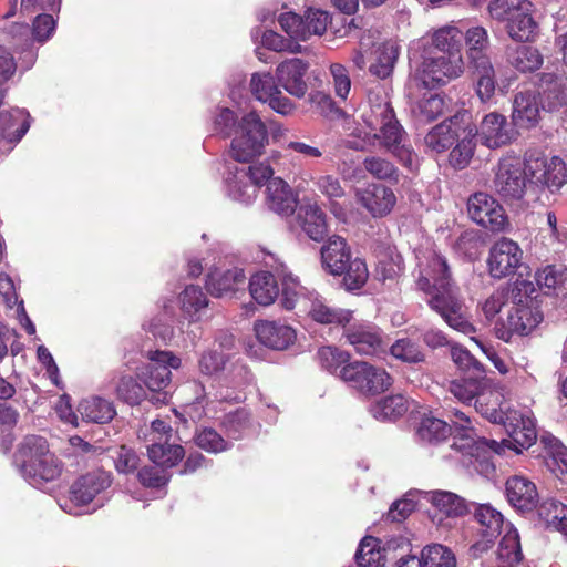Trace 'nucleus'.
<instances>
[{
    "instance_id": "7c9ffc66",
    "label": "nucleus",
    "mask_w": 567,
    "mask_h": 567,
    "mask_svg": "<svg viewBox=\"0 0 567 567\" xmlns=\"http://www.w3.org/2000/svg\"><path fill=\"white\" fill-rule=\"evenodd\" d=\"M545 449L546 467L563 483L567 484V447L554 435L540 437Z\"/></svg>"
},
{
    "instance_id": "0e129e2a",
    "label": "nucleus",
    "mask_w": 567,
    "mask_h": 567,
    "mask_svg": "<svg viewBox=\"0 0 567 567\" xmlns=\"http://www.w3.org/2000/svg\"><path fill=\"white\" fill-rule=\"evenodd\" d=\"M317 358L322 369L331 374H336L347 365L346 363L349 361L350 357L346 351L328 346L318 350Z\"/></svg>"
},
{
    "instance_id": "680f3d73",
    "label": "nucleus",
    "mask_w": 567,
    "mask_h": 567,
    "mask_svg": "<svg viewBox=\"0 0 567 567\" xmlns=\"http://www.w3.org/2000/svg\"><path fill=\"white\" fill-rule=\"evenodd\" d=\"M497 556L502 561L509 565L520 561L523 554L520 549L519 535L516 529L511 527L502 537Z\"/></svg>"
},
{
    "instance_id": "bb28decb",
    "label": "nucleus",
    "mask_w": 567,
    "mask_h": 567,
    "mask_svg": "<svg viewBox=\"0 0 567 567\" xmlns=\"http://www.w3.org/2000/svg\"><path fill=\"white\" fill-rule=\"evenodd\" d=\"M350 260V247L346 239L340 236L330 237L321 248L322 267L332 276L342 275Z\"/></svg>"
},
{
    "instance_id": "7ed1b4c3",
    "label": "nucleus",
    "mask_w": 567,
    "mask_h": 567,
    "mask_svg": "<svg viewBox=\"0 0 567 567\" xmlns=\"http://www.w3.org/2000/svg\"><path fill=\"white\" fill-rule=\"evenodd\" d=\"M419 262L417 288L426 295V303L452 329L464 334L475 332L470 322L458 288L453 282L447 262L443 256L432 250Z\"/></svg>"
},
{
    "instance_id": "09e8293b",
    "label": "nucleus",
    "mask_w": 567,
    "mask_h": 567,
    "mask_svg": "<svg viewBox=\"0 0 567 567\" xmlns=\"http://www.w3.org/2000/svg\"><path fill=\"white\" fill-rule=\"evenodd\" d=\"M250 419L245 410H237L224 416L221 427L228 442L243 439L249 431Z\"/></svg>"
},
{
    "instance_id": "de8ad7c7",
    "label": "nucleus",
    "mask_w": 567,
    "mask_h": 567,
    "mask_svg": "<svg viewBox=\"0 0 567 567\" xmlns=\"http://www.w3.org/2000/svg\"><path fill=\"white\" fill-rule=\"evenodd\" d=\"M462 32L458 28L453 25H445L436 30L433 34L432 48L439 54H452L453 52L461 53Z\"/></svg>"
},
{
    "instance_id": "4468645a",
    "label": "nucleus",
    "mask_w": 567,
    "mask_h": 567,
    "mask_svg": "<svg viewBox=\"0 0 567 567\" xmlns=\"http://www.w3.org/2000/svg\"><path fill=\"white\" fill-rule=\"evenodd\" d=\"M249 86L256 100L267 103L276 113L286 116L293 112L295 104L278 89L270 73H254Z\"/></svg>"
},
{
    "instance_id": "2eb2a0df",
    "label": "nucleus",
    "mask_w": 567,
    "mask_h": 567,
    "mask_svg": "<svg viewBox=\"0 0 567 567\" xmlns=\"http://www.w3.org/2000/svg\"><path fill=\"white\" fill-rule=\"evenodd\" d=\"M542 110L548 113L566 114L567 80L555 73L545 72L539 76L537 91Z\"/></svg>"
},
{
    "instance_id": "13d9d810",
    "label": "nucleus",
    "mask_w": 567,
    "mask_h": 567,
    "mask_svg": "<svg viewBox=\"0 0 567 567\" xmlns=\"http://www.w3.org/2000/svg\"><path fill=\"white\" fill-rule=\"evenodd\" d=\"M391 354L405 363L416 364L425 360V354L416 341L409 338L398 339L390 348Z\"/></svg>"
},
{
    "instance_id": "338daca9",
    "label": "nucleus",
    "mask_w": 567,
    "mask_h": 567,
    "mask_svg": "<svg viewBox=\"0 0 567 567\" xmlns=\"http://www.w3.org/2000/svg\"><path fill=\"white\" fill-rule=\"evenodd\" d=\"M380 540L372 536H365L359 544L355 560L361 567H377L380 564Z\"/></svg>"
},
{
    "instance_id": "c03bdc74",
    "label": "nucleus",
    "mask_w": 567,
    "mask_h": 567,
    "mask_svg": "<svg viewBox=\"0 0 567 567\" xmlns=\"http://www.w3.org/2000/svg\"><path fill=\"white\" fill-rule=\"evenodd\" d=\"M375 53V62L370 65L369 71L379 79H386L393 72L399 56V47L395 42H385L377 49Z\"/></svg>"
},
{
    "instance_id": "774afa93",
    "label": "nucleus",
    "mask_w": 567,
    "mask_h": 567,
    "mask_svg": "<svg viewBox=\"0 0 567 567\" xmlns=\"http://www.w3.org/2000/svg\"><path fill=\"white\" fill-rule=\"evenodd\" d=\"M331 22L328 11L321 9H308L303 14V30L307 33V40L311 35H322Z\"/></svg>"
},
{
    "instance_id": "4be33fe9",
    "label": "nucleus",
    "mask_w": 567,
    "mask_h": 567,
    "mask_svg": "<svg viewBox=\"0 0 567 567\" xmlns=\"http://www.w3.org/2000/svg\"><path fill=\"white\" fill-rule=\"evenodd\" d=\"M358 202L374 217H383L391 213L396 196L394 192L381 184H371L357 190Z\"/></svg>"
},
{
    "instance_id": "5701e85b",
    "label": "nucleus",
    "mask_w": 567,
    "mask_h": 567,
    "mask_svg": "<svg viewBox=\"0 0 567 567\" xmlns=\"http://www.w3.org/2000/svg\"><path fill=\"white\" fill-rule=\"evenodd\" d=\"M215 259L216 258L213 259L212 265L206 262V287L213 296L223 297L234 291L238 285L244 284L246 277L244 269L239 267L223 270L221 267L217 266Z\"/></svg>"
},
{
    "instance_id": "f03ea898",
    "label": "nucleus",
    "mask_w": 567,
    "mask_h": 567,
    "mask_svg": "<svg viewBox=\"0 0 567 567\" xmlns=\"http://www.w3.org/2000/svg\"><path fill=\"white\" fill-rule=\"evenodd\" d=\"M224 183L228 197L244 205H250L258 195L259 187L266 183V205L278 215L295 213L297 197L289 184L281 177H272V167L265 163L251 165L227 162Z\"/></svg>"
},
{
    "instance_id": "4c0bfd02",
    "label": "nucleus",
    "mask_w": 567,
    "mask_h": 567,
    "mask_svg": "<svg viewBox=\"0 0 567 567\" xmlns=\"http://www.w3.org/2000/svg\"><path fill=\"white\" fill-rule=\"evenodd\" d=\"M506 55L508 63L520 73L535 72L544 62L539 50L530 45L508 48Z\"/></svg>"
},
{
    "instance_id": "6e6d98bb",
    "label": "nucleus",
    "mask_w": 567,
    "mask_h": 567,
    "mask_svg": "<svg viewBox=\"0 0 567 567\" xmlns=\"http://www.w3.org/2000/svg\"><path fill=\"white\" fill-rule=\"evenodd\" d=\"M451 357L456 367L463 371L464 375H470L472 379H484L485 370L468 350L454 346L451 349Z\"/></svg>"
},
{
    "instance_id": "ddd939ff",
    "label": "nucleus",
    "mask_w": 567,
    "mask_h": 567,
    "mask_svg": "<svg viewBox=\"0 0 567 567\" xmlns=\"http://www.w3.org/2000/svg\"><path fill=\"white\" fill-rule=\"evenodd\" d=\"M467 212L474 223L491 231H502L507 224L503 207L487 193L478 192L470 196Z\"/></svg>"
},
{
    "instance_id": "f704fd0d",
    "label": "nucleus",
    "mask_w": 567,
    "mask_h": 567,
    "mask_svg": "<svg viewBox=\"0 0 567 567\" xmlns=\"http://www.w3.org/2000/svg\"><path fill=\"white\" fill-rule=\"evenodd\" d=\"M298 217L303 231L312 240L319 241L327 234L326 215L317 203H305L300 206Z\"/></svg>"
},
{
    "instance_id": "cd10ccee",
    "label": "nucleus",
    "mask_w": 567,
    "mask_h": 567,
    "mask_svg": "<svg viewBox=\"0 0 567 567\" xmlns=\"http://www.w3.org/2000/svg\"><path fill=\"white\" fill-rule=\"evenodd\" d=\"M344 337L362 355H374L383 350L380 330L371 324H354L346 330Z\"/></svg>"
},
{
    "instance_id": "a19ab883",
    "label": "nucleus",
    "mask_w": 567,
    "mask_h": 567,
    "mask_svg": "<svg viewBox=\"0 0 567 567\" xmlns=\"http://www.w3.org/2000/svg\"><path fill=\"white\" fill-rule=\"evenodd\" d=\"M409 409L402 394L389 395L370 405L371 415L379 421H391L402 416Z\"/></svg>"
},
{
    "instance_id": "473e14b6",
    "label": "nucleus",
    "mask_w": 567,
    "mask_h": 567,
    "mask_svg": "<svg viewBox=\"0 0 567 567\" xmlns=\"http://www.w3.org/2000/svg\"><path fill=\"white\" fill-rule=\"evenodd\" d=\"M29 468L22 476L30 485L40 487L43 483L56 480L62 472L61 461L50 451Z\"/></svg>"
},
{
    "instance_id": "49530a36",
    "label": "nucleus",
    "mask_w": 567,
    "mask_h": 567,
    "mask_svg": "<svg viewBox=\"0 0 567 567\" xmlns=\"http://www.w3.org/2000/svg\"><path fill=\"white\" fill-rule=\"evenodd\" d=\"M444 110V99L435 93L424 94L412 107L415 120L420 123H429L436 120Z\"/></svg>"
},
{
    "instance_id": "b1692460",
    "label": "nucleus",
    "mask_w": 567,
    "mask_h": 567,
    "mask_svg": "<svg viewBox=\"0 0 567 567\" xmlns=\"http://www.w3.org/2000/svg\"><path fill=\"white\" fill-rule=\"evenodd\" d=\"M542 105L534 91H519L513 100L512 122L520 128L536 126L540 120Z\"/></svg>"
},
{
    "instance_id": "9d476101",
    "label": "nucleus",
    "mask_w": 567,
    "mask_h": 567,
    "mask_svg": "<svg viewBox=\"0 0 567 567\" xmlns=\"http://www.w3.org/2000/svg\"><path fill=\"white\" fill-rule=\"evenodd\" d=\"M340 378L364 395L382 393L392 385V377L384 369L364 361H355L343 367Z\"/></svg>"
},
{
    "instance_id": "58836bf2",
    "label": "nucleus",
    "mask_w": 567,
    "mask_h": 567,
    "mask_svg": "<svg viewBox=\"0 0 567 567\" xmlns=\"http://www.w3.org/2000/svg\"><path fill=\"white\" fill-rule=\"evenodd\" d=\"M477 135V128L473 125H466L463 130L457 144L451 151L449 162L455 169H463L467 167L475 151V137Z\"/></svg>"
},
{
    "instance_id": "052dcab7",
    "label": "nucleus",
    "mask_w": 567,
    "mask_h": 567,
    "mask_svg": "<svg viewBox=\"0 0 567 567\" xmlns=\"http://www.w3.org/2000/svg\"><path fill=\"white\" fill-rule=\"evenodd\" d=\"M195 443L202 450L215 454L225 452L231 446V443L213 427L197 430Z\"/></svg>"
},
{
    "instance_id": "412c9836",
    "label": "nucleus",
    "mask_w": 567,
    "mask_h": 567,
    "mask_svg": "<svg viewBox=\"0 0 567 567\" xmlns=\"http://www.w3.org/2000/svg\"><path fill=\"white\" fill-rule=\"evenodd\" d=\"M254 329L258 341L272 350H286L297 338L296 330L281 320H259Z\"/></svg>"
},
{
    "instance_id": "e2e57ef3",
    "label": "nucleus",
    "mask_w": 567,
    "mask_h": 567,
    "mask_svg": "<svg viewBox=\"0 0 567 567\" xmlns=\"http://www.w3.org/2000/svg\"><path fill=\"white\" fill-rule=\"evenodd\" d=\"M116 395L130 405H137L146 398V390L133 377L124 375L116 385Z\"/></svg>"
},
{
    "instance_id": "1a4fd4ad",
    "label": "nucleus",
    "mask_w": 567,
    "mask_h": 567,
    "mask_svg": "<svg viewBox=\"0 0 567 567\" xmlns=\"http://www.w3.org/2000/svg\"><path fill=\"white\" fill-rule=\"evenodd\" d=\"M527 158L507 154L503 156L494 168L493 188L504 199L523 198L528 175Z\"/></svg>"
},
{
    "instance_id": "bf43d9fd",
    "label": "nucleus",
    "mask_w": 567,
    "mask_h": 567,
    "mask_svg": "<svg viewBox=\"0 0 567 567\" xmlns=\"http://www.w3.org/2000/svg\"><path fill=\"white\" fill-rule=\"evenodd\" d=\"M484 379H472L470 375H463L460 380H454L450 384V392L458 401L471 404L475 402L478 394L483 392L482 381Z\"/></svg>"
},
{
    "instance_id": "8fccbe9b",
    "label": "nucleus",
    "mask_w": 567,
    "mask_h": 567,
    "mask_svg": "<svg viewBox=\"0 0 567 567\" xmlns=\"http://www.w3.org/2000/svg\"><path fill=\"white\" fill-rule=\"evenodd\" d=\"M535 279L540 289H547V292L564 289L567 284V269L563 266L547 265L538 269Z\"/></svg>"
},
{
    "instance_id": "aec40b11",
    "label": "nucleus",
    "mask_w": 567,
    "mask_h": 567,
    "mask_svg": "<svg viewBox=\"0 0 567 567\" xmlns=\"http://www.w3.org/2000/svg\"><path fill=\"white\" fill-rule=\"evenodd\" d=\"M277 276L281 280V298L280 303L286 310H297L303 313L307 310L309 302L316 291L309 290L303 287L299 279L291 272L287 271L286 267L280 264L276 268Z\"/></svg>"
},
{
    "instance_id": "72a5a7b5",
    "label": "nucleus",
    "mask_w": 567,
    "mask_h": 567,
    "mask_svg": "<svg viewBox=\"0 0 567 567\" xmlns=\"http://www.w3.org/2000/svg\"><path fill=\"white\" fill-rule=\"evenodd\" d=\"M530 8L532 3L527 1L506 23V30L511 39L527 42L533 41L536 37L538 27L530 16Z\"/></svg>"
},
{
    "instance_id": "c9c22d12",
    "label": "nucleus",
    "mask_w": 567,
    "mask_h": 567,
    "mask_svg": "<svg viewBox=\"0 0 567 567\" xmlns=\"http://www.w3.org/2000/svg\"><path fill=\"white\" fill-rule=\"evenodd\" d=\"M78 412L84 421L97 424L109 423L116 415L113 402L101 396L83 399L78 405Z\"/></svg>"
},
{
    "instance_id": "20e7f679",
    "label": "nucleus",
    "mask_w": 567,
    "mask_h": 567,
    "mask_svg": "<svg viewBox=\"0 0 567 567\" xmlns=\"http://www.w3.org/2000/svg\"><path fill=\"white\" fill-rule=\"evenodd\" d=\"M213 131L225 138L231 137L230 156L243 164L262 154L269 136L266 124L256 111H249L239 118L227 106L216 107Z\"/></svg>"
},
{
    "instance_id": "79ce46f5",
    "label": "nucleus",
    "mask_w": 567,
    "mask_h": 567,
    "mask_svg": "<svg viewBox=\"0 0 567 567\" xmlns=\"http://www.w3.org/2000/svg\"><path fill=\"white\" fill-rule=\"evenodd\" d=\"M464 40L468 63L489 58L487 54L489 37L485 28L480 25L468 28L464 34Z\"/></svg>"
},
{
    "instance_id": "ea45409f",
    "label": "nucleus",
    "mask_w": 567,
    "mask_h": 567,
    "mask_svg": "<svg viewBox=\"0 0 567 567\" xmlns=\"http://www.w3.org/2000/svg\"><path fill=\"white\" fill-rule=\"evenodd\" d=\"M179 303L184 316L192 321H197L206 311L209 301L200 287L189 285L181 292Z\"/></svg>"
},
{
    "instance_id": "5fc2aeb1",
    "label": "nucleus",
    "mask_w": 567,
    "mask_h": 567,
    "mask_svg": "<svg viewBox=\"0 0 567 567\" xmlns=\"http://www.w3.org/2000/svg\"><path fill=\"white\" fill-rule=\"evenodd\" d=\"M423 567H456V558L453 551L441 545L425 546L422 551Z\"/></svg>"
},
{
    "instance_id": "f3484780",
    "label": "nucleus",
    "mask_w": 567,
    "mask_h": 567,
    "mask_svg": "<svg viewBox=\"0 0 567 567\" xmlns=\"http://www.w3.org/2000/svg\"><path fill=\"white\" fill-rule=\"evenodd\" d=\"M467 113L455 114L435 125L424 137L426 147L435 153L449 150L461 137L463 130L470 125Z\"/></svg>"
},
{
    "instance_id": "603ef678",
    "label": "nucleus",
    "mask_w": 567,
    "mask_h": 567,
    "mask_svg": "<svg viewBox=\"0 0 567 567\" xmlns=\"http://www.w3.org/2000/svg\"><path fill=\"white\" fill-rule=\"evenodd\" d=\"M499 395L497 392L493 391H483L478 394L475 400V409L476 411L489 422L495 424H501V421L504 420L505 406H499Z\"/></svg>"
},
{
    "instance_id": "2f4dec72",
    "label": "nucleus",
    "mask_w": 567,
    "mask_h": 567,
    "mask_svg": "<svg viewBox=\"0 0 567 567\" xmlns=\"http://www.w3.org/2000/svg\"><path fill=\"white\" fill-rule=\"evenodd\" d=\"M468 69L472 73L475 91L480 100L483 103L491 101L496 89V74L491 59L468 63Z\"/></svg>"
},
{
    "instance_id": "dca6fc26",
    "label": "nucleus",
    "mask_w": 567,
    "mask_h": 567,
    "mask_svg": "<svg viewBox=\"0 0 567 567\" xmlns=\"http://www.w3.org/2000/svg\"><path fill=\"white\" fill-rule=\"evenodd\" d=\"M527 168L530 178L545 185L551 192L558 190L567 183V167L558 156H553L550 159L528 156Z\"/></svg>"
},
{
    "instance_id": "a18cd8bd",
    "label": "nucleus",
    "mask_w": 567,
    "mask_h": 567,
    "mask_svg": "<svg viewBox=\"0 0 567 567\" xmlns=\"http://www.w3.org/2000/svg\"><path fill=\"white\" fill-rule=\"evenodd\" d=\"M181 393L189 395L186 399V413L193 419H200L205 414V406L208 399L206 396L205 386L199 381H190L181 388Z\"/></svg>"
},
{
    "instance_id": "4d7b16f0",
    "label": "nucleus",
    "mask_w": 567,
    "mask_h": 567,
    "mask_svg": "<svg viewBox=\"0 0 567 567\" xmlns=\"http://www.w3.org/2000/svg\"><path fill=\"white\" fill-rule=\"evenodd\" d=\"M474 517L485 528L483 533H487L492 537L499 535L504 522L499 511L488 504H481L475 506Z\"/></svg>"
},
{
    "instance_id": "393cba45",
    "label": "nucleus",
    "mask_w": 567,
    "mask_h": 567,
    "mask_svg": "<svg viewBox=\"0 0 567 567\" xmlns=\"http://www.w3.org/2000/svg\"><path fill=\"white\" fill-rule=\"evenodd\" d=\"M308 64L301 59H290L277 66L276 78L278 83L292 96L301 99L307 92L305 74Z\"/></svg>"
},
{
    "instance_id": "864d4df0",
    "label": "nucleus",
    "mask_w": 567,
    "mask_h": 567,
    "mask_svg": "<svg viewBox=\"0 0 567 567\" xmlns=\"http://www.w3.org/2000/svg\"><path fill=\"white\" fill-rule=\"evenodd\" d=\"M229 354L215 347L204 350L198 358V371L206 377H215L224 371Z\"/></svg>"
},
{
    "instance_id": "423d86ee",
    "label": "nucleus",
    "mask_w": 567,
    "mask_h": 567,
    "mask_svg": "<svg viewBox=\"0 0 567 567\" xmlns=\"http://www.w3.org/2000/svg\"><path fill=\"white\" fill-rule=\"evenodd\" d=\"M506 291L507 316L495 324L498 339L509 342L514 334L530 333L543 320L539 310L538 292L534 284L526 279H516Z\"/></svg>"
},
{
    "instance_id": "6ab92c4d",
    "label": "nucleus",
    "mask_w": 567,
    "mask_h": 567,
    "mask_svg": "<svg viewBox=\"0 0 567 567\" xmlns=\"http://www.w3.org/2000/svg\"><path fill=\"white\" fill-rule=\"evenodd\" d=\"M513 126L504 115L493 112L484 116L476 136L488 148H498L516 140L517 132Z\"/></svg>"
},
{
    "instance_id": "0eeeda50",
    "label": "nucleus",
    "mask_w": 567,
    "mask_h": 567,
    "mask_svg": "<svg viewBox=\"0 0 567 567\" xmlns=\"http://www.w3.org/2000/svg\"><path fill=\"white\" fill-rule=\"evenodd\" d=\"M410 62L415 65V79L424 87L433 89L458 78L464 71L462 54H439L417 41L410 49Z\"/></svg>"
},
{
    "instance_id": "3c124183",
    "label": "nucleus",
    "mask_w": 567,
    "mask_h": 567,
    "mask_svg": "<svg viewBox=\"0 0 567 567\" xmlns=\"http://www.w3.org/2000/svg\"><path fill=\"white\" fill-rule=\"evenodd\" d=\"M315 184L319 192L329 198L331 213L338 218L342 217L343 209L334 202L336 198H341L344 195L339 178L329 174L321 175L315 181Z\"/></svg>"
},
{
    "instance_id": "a878e982",
    "label": "nucleus",
    "mask_w": 567,
    "mask_h": 567,
    "mask_svg": "<svg viewBox=\"0 0 567 567\" xmlns=\"http://www.w3.org/2000/svg\"><path fill=\"white\" fill-rule=\"evenodd\" d=\"M303 313L318 323L330 326L344 327L352 319V311L329 305L318 292H315Z\"/></svg>"
},
{
    "instance_id": "a211bd4d",
    "label": "nucleus",
    "mask_w": 567,
    "mask_h": 567,
    "mask_svg": "<svg viewBox=\"0 0 567 567\" xmlns=\"http://www.w3.org/2000/svg\"><path fill=\"white\" fill-rule=\"evenodd\" d=\"M31 125V116L25 109L14 107L0 113V154L10 152L21 141Z\"/></svg>"
},
{
    "instance_id": "f257e3e1",
    "label": "nucleus",
    "mask_w": 567,
    "mask_h": 567,
    "mask_svg": "<svg viewBox=\"0 0 567 567\" xmlns=\"http://www.w3.org/2000/svg\"><path fill=\"white\" fill-rule=\"evenodd\" d=\"M449 417L451 424L441 419L424 416L417 427L419 439L426 443H437L451 433L452 447L461 454V463L467 472L491 478L495 473L492 455L493 452L498 453V443L480 437L464 412L453 410Z\"/></svg>"
},
{
    "instance_id": "39448f33",
    "label": "nucleus",
    "mask_w": 567,
    "mask_h": 567,
    "mask_svg": "<svg viewBox=\"0 0 567 567\" xmlns=\"http://www.w3.org/2000/svg\"><path fill=\"white\" fill-rule=\"evenodd\" d=\"M361 118L374 132L373 141L378 140L381 146L392 153L411 172L417 168V154L413 151L405 131L396 120L386 94L370 92L368 107L362 112Z\"/></svg>"
},
{
    "instance_id": "c85d7f7f",
    "label": "nucleus",
    "mask_w": 567,
    "mask_h": 567,
    "mask_svg": "<svg viewBox=\"0 0 567 567\" xmlns=\"http://www.w3.org/2000/svg\"><path fill=\"white\" fill-rule=\"evenodd\" d=\"M49 444L47 439L40 435H27L18 445L13 455V465L19 473L23 475L48 452Z\"/></svg>"
},
{
    "instance_id": "e433bc0d",
    "label": "nucleus",
    "mask_w": 567,
    "mask_h": 567,
    "mask_svg": "<svg viewBox=\"0 0 567 567\" xmlns=\"http://www.w3.org/2000/svg\"><path fill=\"white\" fill-rule=\"evenodd\" d=\"M249 291L252 299L261 306H270L279 296L277 279L272 272L259 271L249 280Z\"/></svg>"
},
{
    "instance_id": "37998d69",
    "label": "nucleus",
    "mask_w": 567,
    "mask_h": 567,
    "mask_svg": "<svg viewBox=\"0 0 567 567\" xmlns=\"http://www.w3.org/2000/svg\"><path fill=\"white\" fill-rule=\"evenodd\" d=\"M147 452L150 460L161 468L175 466L185 454L181 445L171 444L169 441L151 443Z\"/></svg>"
},
{
    "instance_id": "9b49d317",
    "label": "nucleus",
    "mask_w": 567,
    "mask_h": 567,
    "mask_svg": "<svg viewBox=\"0 0 567 567\" xmlns=\"http://www.w3.org/2000/svg\"><path fill=\"white\" fill-rule=\"evenodd\" d=\"M523 258L524 251L520 246L509 238L502 237L489 248L487 271L494 279L513 276L523 266Z\"/></svg>"
},
{
    "instance_id": "f8f14e48",
    "label": "nucleus",
    "mask_w": 567,
    "mask_h": 567,
    "mask_svg": "<svg viewBox=\"0 0 567 567\" xmlns=\"http://www.w3.org/2000/svg\"><path fill=\"white\" fill-rule=\"evenodd\" d=\"M501 424L505 427L517 452L530 447L537 440L535 420L527 408L505 405L504 420Z\"/></svg>"
},
{
    "instance_id": "c756f323",
    "label": "nucleus",
    "mask_w": 567,
    "mask_h": 567,
    "mask_svg": "<svg viewBox=\"0 0 567 567\" xmlns=\"http://www.w3.org/2000/svg\"><path fill=\"white\" fill-rule=\"evenodd\" d=\"M113 483L111 472L96 468L80 475L71 485L72 496H97L106 492Z\"/></svg>"
},
{
    "instance_id": "6e6552de",
    "label": "nucleus",
    "mask_w": 567,
    "mask_h": 567,
    "mask_svg": "<svg viewBox=\"0 0 567 567\" xmlns=\"http://www.w3.org/2000/svg\"><path fill=\"white\" fill-rule=\"evenodd\" d=\"M148 362L138 368L137 377L143 382L145 389L155 393L151 400L158 403H165L168 400L166 389L172 381L171 370H177L182 365L179 357L171 351H148Z\"/></svg>"
},
{
    "instance_id": "69168bd1",
    "label": "nucleus",
    "mask_w": 567,
    "mask_h": 567,
    "mask_svg": "<svg viewBox=\"0 0 567 567\" xmlns=\"http://www.w3.org/2000/svg\"><path fill=\"white\" fill-rule=\"evenodd\" d=\"M342 275H344L343 286L348 291L362 288L369 277L367 265L360 258L351 259Z\"/></svg>"
}]
</instances>
